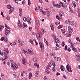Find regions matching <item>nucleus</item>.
<instances>
[{
    "mask_svg": "<svg viewBox=\"0 0 80 80\" xmlns=\"http://www.w3.org/2000/svg\"><path fill=\"white\" fill-rule=\"evenodd\" d=\"M69 10L70 11V12H71V13H73V10H72L71 8H69Z\"/></svg>",
    "mask_w": 80,
    "mask_h": 80,
    "instance_id": "obj_53",
    "label": "nucleus"
},
{
    "mask_svg": "<svg viewBox=\"0 0 80 80\" xmlns=\"http://www.w3.org/2000/svg\"><path fill=\"white\" fill-rule=\"evenodd\" d=\"M26 73V72L25 71H23L22 72L21 76H23V73Z\"/></svg>",
    "mask_w": 80,
    "mask_h": 80,
    "instance_id": "obj_41",
    "label": "nucleus"
},
{
    "mask_svg": "<svg viewBox=\"0 0 80 80\" xmlns=\"http://www.w3.org/2000/svg\"><path fill=\"white\" fill-rule=\"evenodd\" d=\"M60 75V74L59 73V72H57L56 73V75L57 77L58 75Z\"/></svg>",
    "mask_w": 80,
    "mask_h": 80,
    "instance_id": "obj_58",
    "label": "nucleus"
},
{
    "mask_svg": "<svg viewBox=\"0 0 80 80\" xmlns=\"http://www.w3.org/2000/svg\"><path fill=\"white\" fill-rule=\"evenodd\" d=\"M79 37H77L76 38V40H77V41H78L79 40Z\"/></svg>",
    "mask_w": 80,
    "mask_h": 80,
    "instance_id": "obj_64",
    "label": "nucleus"
},
{
    "mask_svg": "<svg viewBox=\"0 0 80 80\" xmlns=\"http://www.w3.org/2000/svg\"><path fill=\"white\" fill-rule=\"evenodd\" d=\"M39 45L40 48H41V51L43 52L45 51V49H44V46H43V43H42L41 42H39Z\"/></svg>",
    "mask_w": 80,
    "mask_h": 80,
    "instance_id": "obj_5",
    "label": "nucleus"
},
{
    "mask_svg": "<svg viewBox=\"0 0 80 80\" xmlns=\"http://www.w3.org/2000/svg\"><path fill=\"white\" fill-rule=\"evenodd\" d=\"M47 17H50V14L48 13H47Z\"/></svg>",
    "mask_w": 80,
    "mask_h": 80,
    "instance_id": "obj_61",
    "label": "nucleus"
},
{
    "mask_svg": "<svg viewBox=\"0 0 80 80\" xmlns=\"http://www.w3.org/2000/svg\"><path fill=\"white\" fill-rule=\"evenodd\" d=\"M54 44H55V45H56L57 47H59V46L58 45V44H57V42L56 43V44H55V42H54Z\"/></svg>",
    "mask_w": 80,
    "mask_h": 80,
    "instance_id": "obj_46",
    "label": "nucleus"
},
{
    "mask_svg": "<svg viewBox=\"0 0 80 80\" xmlns=\"http://www.w3.org/2000/svg\"><path fill=\"white\" fill-rule=\"evenodd\" d=\"M67 50L68 52H71V49H70V48H68V49H67Z\"/></svg>",
    "mask_w": 80,
    "mask_h": 80,
    "instance_id": "obj_49",
    "label": "nucleus"
},
{
    "mask_svg": "<svg viewBox=\"0 0 80 80\" xmlns=\"http://www.w3.org/2000/svg\"><path fill=\"white\" fill-rule=\"evenodd\" d=\"M32 72H30L29 74V79H31V78H32Z\"/></svg>",
    "mask_w": 80,
    "mask_h": 80,
    "instance_id": "obj_29",
    "label": "nucleus"
},
{
    "mask_svg": "<svg viewBox=\"0 0 80 80\" xmlns=\"http://www.w3.org/2000/svg\"><path fill=\"white\" fill-rule=\"evenodd\" d=\"M42 13L43 15H46L47 14V13L46 12H42Z\"/></svg>",
    "mask_w": 80,
    "mask_h": 80,
    "instance_id": "obj_57",
    "label": "nucleus"
},
{
    "mask_svg": "<svg viewBox=\"0 0 80 80\" xmlns=\"http://www.w3.org/2000/svg\"><path fill=\"white\" fill-rule=\"evenodd\" d=\"M63 15V12L62 11L59 12V17H61V18H62V16Z\"/></svg>",
    "mask_w": 80,
    "mask_h": 80,
    "instance_id": "obj_12",
    "label": "nucleus"
},
{
    "mask_svg": "<svg viewBox=\"0 0 80 80\" xmlns=\"http://www.w3.org/2000/svg\"><path fill=\"white\" fill-rule=\"evenodd\" d=\"M34 65L35 67H37V68H39V65H38V64L37 63H35L34 64Z\"/></svg>",
    "mask_w": 80,
    "mask_h": 80,
    "instance_id": "obj_34",
    "label": "nucleus"
},
{
    "mask_svg": "<svg viewBox=\"0 0 80 80\" xmlns=\"http://www.w3.org/2000/svg\"><path fill=\"white\" fill-rule=\"evenodd\" d=\"M22 64L24 65H26V64H27V61L26 59H25L24 58H22Z\"/></svg>",
    "mask_w": 80,
    "mask_h": 80,
    "instance_id": "obj_6",
    "label": "nucleus"
},
{
    "mask_svg": "<svg viewBox=\"0 0 80 80\" xmlns=\"http://www.w3.org/2000/svg\"><path fill=\"white\" fill-rule=\"evenodd\" d=\"M76 3H75V2L73 1L72 2V7L75 8V7H76V6H77Z\"/></svg>",
    "mask_w": 80,
    "mask_h": 80,
    "instance_id": "obj_13",
    "label": "nucleus"
},
{
    "mask_svg": "<svg viewBox=\"0 0 80 80\" xmlns=\"http://www.w3.org/2000/svg\"><path fill=\"white\" fill-rule=\"evenodd\" d=\"M32 30V27H30L29 28V30L31 31Z\"/></svg>",
    "mask_w": 80,
    "mask_h": 80,
    "instance_id": "obj_59",
    "label": "nucleus"
},
{
    "mask_svg": "<svg viewBox=\"0 0 80 80\" xmlns=\"http://www.w3.org/2000/svg\"><path fill=\"white\" fill-rule=\"evenodd\" d=\"M22 52H23V53H24L25 55H28V52L27 51H25V50L23 49L22 50Z\"/></svg>",
    "mask_w": 80,
    "mask_h": 80,
    "instance_id": "obj_25",
    "label": "nucleus"
},
{
    "mask_svg": "<svg viewBox=\"0 0 80 80\" xmlns=\"http://www.w3.org/2000/svg\"><path fill=\"white\" fill-rule=\"evenodd\" d=\"M38 73H39V71H37L36 73H35V74L36 75H38Z\"/></svg>",
    "mask_w": 80,
    "mask_h": 80,
    "instance_id": "obj_62",
    "label": "nucleus"
},
{
    "mask_svg": "<svg viewBox=\"0 0 80 80\" xmlns=\"http://www.w3.org/2000/svg\"><path fill=\"white\" fill-rule=\"evenodd\" d=\"M53 25L51 24V25L50 27H51V30H52V31H54V28H53Z\"/></svg>",
    "mask_w": 80,
    "mask_h": 80,
    "instance_id": "obj_30",
    "label": "nucleus"
},
{
    "mask_svg": "<svg viewBox=\"0 0 80 80\" xmlns=\"http://www.w3.org/2000/svg\"><path fill=\"white\" fill-rule=\"evenodd\" d=\"M67 46H65V48H64V50H67Z\"/></svg>",
    "mask_w": 80,
    "mask_h": 80,
    "instance_id": "obj_55",
    "label": "nucleus"
},
{
    "mask_svg": "<svg viewBox=\"0 0 80 80\" xmlns=\"http://www.w3.org/2000/svg\"><path fill=\"white\" fill-rule=\"evenodd\" d=\"M61 32L62 33H65V28H62L61 29Z\"/></svg>",
    "mask_w": 80,
    "mask_h": 80,
    "instance_id": "obj_18",
    "label": "nucleus"
},
{
    "mask_svg": "<svg viewBox=\"0 0 80 80\" xmlns=\"http://www.w3.org/2000/svg\"><path fill=\"white\" fill-rule=\"evenodd\" d=\"M22 27L23 28H27V25L25 23H23V24Z\"/></svg>",
    "mask_w": 80,
    "mask_h": 80,
    "instance_id": "obj_23",
    "label": "nucleus"
},
{
    "mask_svg": "<svg viewBox=\"0 0 80 80\" xmlns=\"http://www.w3.org/2000/svg\"><path fill=\"white\" fill-rule=\"evenodd\" d=\"M4 42H7L8 43V38H7V37H5V39L4 40Z\"/></svg>",
    "mask_w": 80,
    "mask_h": 80,
    "instance_id": "obj_26",
    "label": "nucleus"
},
{
    "mask_svg": "<svg viewBox=\"0 0 80 80\" xmlns=\"http://www.w3.org/2000/svg\"><path fill=\"white\" fill-rule=\"evenodd\" d=\"M77 12L78 13H80V10L78 9L77 10Z\"/></svg>",
    "mask_w": 80,
    "mask_h": 80,
    "instance_id": "obj_56",
    "label": "nucleus"
},
{
    "mask_svg": "<svg viewBox=\"0 0 80 80\" xmlns=\"http://www.w3.org/2000/svg\"><path fill=\"white\" fill-rule=\"evenodd\" d=\"M52 65L54 67H55V66H56V65L55 64V62L53 61H52Z\"/></svg>",
    "mask_w": 80,
    "mask_h": 80,
    "instance_id": "obj_28",
    "label": "nucleus"
},
{
    "mask_svg": "<svg viewBox=\"0 0 80 80\" xmlns=\"http://www.w3.org/2000/svg\"><path fill=\"white\" fill-rule=\"evenodd\" d=\"M11 67L13 68V69H14L15 70H16V69H18V65H14L12 63L11 64Z\"/></svg>",
    "mask_w": 80,
    "mask_h": 80,
    "instance_id": "obj_7",
    "label": "nucleus"
},
{
    "mask_svg": "<svg viewBox=\"0 0 80 80\" xmlns=\"http://www.w3.org/2000/svg\"><path fill=\"white\" fill-rule=\"evenodd\" d=\"M47 76H45L44 78V80H47Z\"/></svg>",
    "mask_w": 80,
    "mask_h": 80,
    "instance_id": "obj_63",
    "label": "nucleus"
},
{
    "mask_svg": "<svg viewBox=\"0 0 80 80\" xmlns=\"http://www.w3.org/2000/svg\"><path fill=\"white\" fill-rule=\"evenodd\" d=\"M10 8V10H11L12 11H13V7H11Z\"/></svg>",
    "mask_w": 80,
    "mask_h": 80,
    "instance_id": "obj_60",
    "label": "nucleus"
},
{
    "mask_svg": "<svg viewBox=\"0 0 80 80\" xmlns=\"http://www.w3.org/2000/svg\"><path fill=\"white\" fill-rule=\"evenodd\" d=\"M0 55L2 56H3L4 55V57H3L1 58V60L2 61H5L7 60V59L8 58V56L7 54V52H3L2 50H0Z\"/></svg>",
    "mask_w": 80,
    "mask_h": 80,
    "instance_id": "obj_1",
    "label": "nucleus"
},
{
    "mask_svg": "<svg viewBox=\"0 0 80 80\" xmlns=\"http://www.w3.org/2000/svg\"><path fill=\"white\" fill-rule=\"evenodd\" d=\"M51 66H52V63H49L47 66V67H46V74H49V70L50 68V67H51Z\"/></svg>",
    "mask_w": 80,
    "mask_h": 80,
    "instance_id": "obj_3",
    "label": "nucleus"
},
{
    "mask_svg": "<svg viewBox=\"0 0 80 80\" xmlns=\"http://www.w3.org/2000/svg\"><path fill=\"white\" fill-rule=\"evenodd\" d=\"M6 19H7L8 20H9L10 19V16H8L6 17Z\"/></svg>",
    "mask_w": 80,
    "mask_h": 80,
    "instance_id": "obj_48",
    "label": "nucleus"
},
{
    "mask_svg": "<svg viewBox=\"0 0 80 80\" xmlns=\"http://www.w3.org/2000/svg\"><path fill=\"white\" fill-rule=\"evenodd\" d=\"M29 42L31 43L32 45H33V40L32 39H30L29 40Z\"/></svg>",
    "mask_w": 80,
    "mask_h": 80,
    "instance_id": "obj_37",
    "label": "nucleus"
},
{
    "mask_svg": "<svg viewBox=\"0 0 80 80\" xmlns=\"http://www.w3.org/2000/svg\"><path fill=\"white\" fill-rule=\"evenodd\" d=\"M76 58L77 60V61L78 62H80V56L78 55H76Z\"/></svg>",
    "mask_w": 80,
    "mask_h": 80,
    "instance_id": "obj_14",
    "label": "nucleus"
},
{
    "mask_svg": "<svg viewBox=\"0 0 80 80\" xmlns=\"http://www.w3.org/2000/svg\"><path fill=\"white\" fill-rule=\"evenodd\" d=\"M37 61V59L35 57H34L33 58V61L34 62H36Z\"/></svg>",
    "mask_w": 80,
    "mask_h": 80,
    "instance_id": "obj_31",
    "label": "nucleus"
},
{
    "mask_svg": "<svg viewBox=\"0 0 80 80\" xmlns=\"http://www.w3.org/2000/svg\"><path fill=\"white\" fill-rule=\"evenodd\" d=\"M12 77L13 78H16L17 77V75L16 74L14 73L13 74Z\"/></svg>",
    "mask_w": 80,
    "mask_h": 80,
    "instance_id": "obj_38",
    "label": "nucleus"
},
{
    "mask_svg": "<svg viewBox=\"0 0 80 80\" xmlns=\"http://www.w3.org/2000/svg\"><path fill=\"white\" fill-rule=\"evenodd\" d=\"M19 12V16L20 17H22V8H20Z\"/></svg>",
    "mask_w": 80,
    "mask_h": 80,
    "instance_id": "obj_10",
    "label": "nucleus"
},
{
    "mask_svg": "<svg viewBox=\"0 0 80 80\" xmlns=\"http://www.w3.org/2000/svg\"><path fill=\"white\" fill-rule=\"evenodd\" d=\"M28 53H29L30 55H33V52L32 51H31L30 49H28Z\"/></svg>",
    "mask_w": 80,
    "mask_h": 80,
    "instance_id": "obj_17",
    "label": "nucleus"
},
{
    "mask_svg": "<svg viewBox=\"0 0 80 80\" xmlns=\"http://www.w3.org/2000/svg\"><path fill=\"white\" fill-rule=\"evenodd\" d=\"M23 20H24L25 22H27V18L25 17H24L23 18Z\"/></svg>",
    "mask_w": 80,
    "mask_h": 80,
    "instance_id": "obj_43",
    "label": "nucleus"
},
{
    "mask_svg": "<svg viewBox=\"0 0 80 80\" xmlns=\"http://www.w3.org/2000/svg\"><path fill=\"white\" fill-rule=\"evenodd\" d=\"M5 34L6 35H9V33H10V30L6 29L5 30Z\"/></svg>",
    "mask_w": 80,
    "mask_h": 80,
    "instance_id": "obj_11",
    "label": "nucleus"
},
{
    "mask_svg": "<svg viewBox=\"0 0 80 80\" xmlns=\"http://www.w3.org/2000/svg\"><path fill=\"white\" fill-rule=\"evenodd\" d=\"M1 76L2 78H5V76H4L3 74V73H1Z\"/></svg>",
    "mask_w": 80,
    "mask_h": 80,
    "instance_id": "obj_42",
    "label": "nucleus"
},
{
    "mask_svg": "<svg viewBox=\"0 0 80 80\" xmlns=\"http://www.w3.org/2000/svg\"><path fill=\"white\" fill-rule=\"evenodd\" d=\"M4 27H5L4 26H2L0 25V31H2V30H3V28H4Z\"/></svg>",
    "mask_w": 80,
    "mask_h": 80,
    "instance_id": "obj_33",
    "label": "nucleus"
},
{
    "mask_svg": "<svg viewBox=\"0 0 80 80\" xmlns=\"http://www.w3.org/2000/svg\"><path fill=\"white\" fill-rule=\"evenodd\" d=\"M36 37L38 40H40V34H38L36 35Z\"/></svg>",
    "mask_w": 80,
    "mask_h": 80,
    "instance_id": "obj_16",
    "label": "nucleus"
},
{
    "mask_svg": "<svg viewBox=\"0 0 80 80\" xmlns=\"http://www.w3.org/2000/svg\"><path fill=\"white\" fill-rule=\"evenodd\" d=\"M11 7H12V6L10 5H8L7 6V8H8V9H10Z\"/></svg>",
    "mask_w": 80,
    "mask_h": 80,
    "instance_id": "obj_35",
    "label": "nucleus"
},
{
    "mask_svg": "<svg viewBox=\"0 0 80 80\" xmlns=\"http://www.w3.org/2000/svg\"><path fill=\"white\" fill-rule=\"evenodd\" d=\"M52 38H53V39H54V40L57 38H56V36H55V35H53Z\"/></svg>",
    "mask_w": 80,
    "mask_h": 80,
    "instance_id": "obj_50",
    "label": "nucleus"
},
{
    "mask_svg": "<svg viewBox=\"0 0 80 80\" xmlns=\"http://www.w3.org/2000/svg\"><path fill=\"white\" fill-rule=\"evenodd\" d=\"M71 23L72 26H75V21H72Z\"/></svg>",
    "mask_w": 80,
    "mask_h": 80,
    "instance_id": "obj_27",
    "label": "nucleus"
},
{
    "mask_svg": "<svg viewBox=\"0 0 80 80\" xmlns=\"http://www.w3.org/2000/svg\"><path fill=\"white\" fill-rule=\"evenodd\" d=\"M13 0L14 1H15L16 3L18 4V2H20V1H21L22 0Z\"/></svg>",
    "mask_w": 80,
    "mask_h": 80,
    "instance_id": "obj_36",
    "label": "nucleus"
},
{
    "mask_svg": "<svg viewBox=\"0 0 80 80\" xmlns=\"http://www.w3.org/2000/svg\"><path fill=\"white\" fill-rule=\"evenodd\" d=\"M66 67L67 70H66L65 71L66 73H67L68 72H72V69H71V67H70V66L69 65H67Z\"/></svg>",
    "mask_w": 80,
    "mask_h": 80,
    "instance_id": "obj_4",
    "label": "nucleus"
},
{
    "mask_svg": "<svg viewBox=\"0 0 80 80\" xmlns=\"http://www.w3.org/2000/svg\"><path fill=\"white\" fill-rule=\"evenodd\" d=\"M62 47H63L65 45L64 42H62Z\"/></svg>",
    "mask_w": 80,
    "mask_h": 80,
    "instance_id": "obj_51",
    "label": "nucleus"
},
{
    "mask_svg": "<svg viewBox=\"0 0 80 80\" xmlns=\"http://www.w3.org/2000/svg\"><path fill=\"white\" fill-rule=\"evenodd\" d=\"M67 37H70L71 36V34H66Z\"/></svg>",
    "mask_w": 80,
    "mask_h": 80,
    "instance_id": "obj_45",
    "label": "nucleus"
},
{
    "mask_svg": "<svg viewBox=\"0 0 80 80\" xmlns=\"http://www.w3.org/2000/svg\"><path fill=\"white\" fill-rule=\"evenodd\" d=\"M55 49L56 50H59V47H56L55 48Z\"/></svg>",
    "mask_w": 80,
    "mask_h": 80,
    "instance_id": "obj_54",
    "label": "nucleus"
},
{
    "mask_svg": "<svg viewBox=\"0 0 80 80\" xmlns=\"http://www.w3.org/2000/svg\"><path fill=\"white\" fill-rule=\"evenodd\" d=\"M36 23L38 27H39V26H40V23H39V21H38V20H36Z\"/></svg>",
    "mask_w": 80,
    "mask_h": 80,
    "instance_id": "obj_21",
    "label": "nucleus"
},
{
    "mask_svg": "<svg viewBox=\"0 0 80 80\" xmlns=\"http://www.w3.org/2000/svg\"><path fill=\"white\" fill-rule=\"evenodd\" d=\"M56 18H57V19H58V20H60V18H61V17H60V16H56Z\"/></svg>",
    "mask_w": 80,
    "mask_h": 80,
    "instance_id": "obj_40",
    "label": "nucleus"
},
{
    "mask_svg": "<svg viewBox=\"0 0 80 80\" xmlns=\"http://www.w3.org/2000/svg\"><path fill=\"white\" fill-rule=\"evenodd\" d=\"M5 39V37H2L1 39V41H3Z\"/></svg>",
    "mask_w": 80,
    "mask_h": 80,
    "instance_id": "obj_44",
    "label": "nucleus"
},
{
    "mask_svg": "<svg viewBox=\"0 0 80 80\" xmlns=\"http://www.w3.org/2000/svg\"><path fill=\"white\" fill-rule=\"evenodd\" d=\"M60 68H61L62 71V72H63L64 71V70H65V67H64V66H61Z\"/></svg>",
    "mask_w": 80,
    "mask_h": 80,
    "instance_id": "obj_24",
    "label": "nucleus"
},
{
    "mask_svg": "<svg viewBox=\"0 0 80 80\" xmlns=\"http://www.w3.org/2000/svg\"><path fill=\"white\" fill-rule=\"evenodd\" d=\"M65 22L68 25H70V23H71V21H70V20H69L66 21Z\"/></svg>",
    "mask_w": 80,
    "mask_h": 80,
    "instance_id": "obj_19",
    "label": "nucleus"
},
{
    "mask_svg": "<svg viewBox=\"0 0 80 80\" xmlns=\"http://www.w3.org/2000/svg\"><path fill=\"white\" fill-rule=\"evenodd\" d=\"M40 33H41V35H43V34L44 33V30H43V29H42Z\"/></svg>",
    "mask_w": 80,
    "mask_h": 80,
    "instance_id": "obj_32",
    "label": "nucleus"
},
{
    "mask_svg": "<svg viewBox=\"0 0 80 80\" xmlns=\"http://www.w3.org/2000/svg\"><path fill=\"white\" fill-rule=\"evenodd\" d=\"M72 41L71 39H69L68 40L69 43H70L71 44V46H70V48L71 50H72L74 52H76L77 51V50L76 49V48H75L74 46V44L73 43L71 42Z\"/></svg>",
    "mask_w": 80,
    "mask_h": 80,
    "instance_id": "obj_2",
    "label": "nucleus"
},
{
    "mask_svg": "<svg viewBox=\"0 0 80 80\" xmlns=\"http://www.w3.org/2000/svg\"><path fill=\"white\" fill-rule=\"evenodd\" d=\"M18 43L19 45L21 46H23V45L24 44V42L23 41H22V42L20 41V40H18Z\"/></svg>",
    "mask_w": 80,
    "mask_h": 80,
    "instance_id": "obj_9",
    "label": "nucleus"
},
{
    "mask_svg": "<svg viewBox=\"0 0 80 80\" xmlns=\"http://www.w3.org/2000/svg\"><path fill=\"white\" fill-rule=\"evenodd\" d=\"M68 28L69 32L70 33H72V32L73 31V28H72V27H71L70 26H69L68 27Z\"/></svg>",
    "mask_w": 80,
    "mask_h": 80,
    "instance_id": "obj_8",
    "label": "nucleus"
},
{
    "mask_svg": "<svg viewBox=\"0 0 80 80\" xmlns=\"http://www.w3.org/2000/svg\"><path fill=\"white\" fill-rule=\"evenodd\" d=\"M56 7H58V8H60V7H61L62 6H61L60 5H58V4H57Z\"/></svg>",
    "mask_w": 80,
    "mask_h": 80,
    "instance_id": "obj_47",
    "label": "nucleus"
},
{
    "mask_svg": "<svg viewBox=\"0 0 80 80\" xmlns=\"http://www.w3.org/2000/svg\"><path fill=\"white\" fill-rule=\"evenodd\" d=\"M28 22L29 24H31V18H28Z\"/></svg>",
    "mask_w": 80,
    "mask_h": 80,
    "instance_id": "obj_22",
    "label": "nucleus"
},
{
    "mask_svg": "<svg viewBox=\"0 0 80 80\" xmlns=\"http://www.w3.org/2000/svg\"><path fill=\"white\" fill-rule=\"evenodd\" d=\"M18 25L20 28H21L22 27V24H21V23H20V21L19 20H18Z\"/></svg>",
    "mask_w": 80,
    "mask_h": 80,
    "instance_id": "obj_15",
    "label": "nucleus"
},
{
    "mask_svg": "<svg viewBox=\"0 0 80 80\" xmlns=\"http://www.w3.org/2000/svg\"><path fill=\"white\" fill-rule=\"evenodd\" d=\"M28 3L29 6L30 5V0H28Z\"/></svg>",
    "mask_w": 80,
    "mask_h": 80,
    "instance_id": "obj_52",
    "label": "nucleus"
},
{
    "mask_svg": "<svg viewBox=\"0 0 80 80\" xmlns=\"http://www.w3.org/2000/svg\"><path fill=\"white\" fill-rule=\"evenodd\" d=\"M54 40L55 41V43H57V42L58 43V42H60L59 41L60 40H59V39L57 38H56L55 39H54Z\"/></svg>",
    "mask_w": 80,
    "mask_h": 80,
    "instance_id": "obj_20",
    "label": "nucleus"
},
{
    "mask_svg": "<svg viewBox=\"0 0 80 80\" xmlns=\"http://www.w3.org/2000/svg\"><path fill=\"white\" fill-rule=\"evenodd\" d=\"M56 60H57V61H60V60H61V58H60L58 57V58H57V59H56Z\"/></svg>",
    "mask_w": 80,
    "mask_h": 80,
    "instance_id": "obj_39",
    "label": "nucleus"
}]
</instances>
